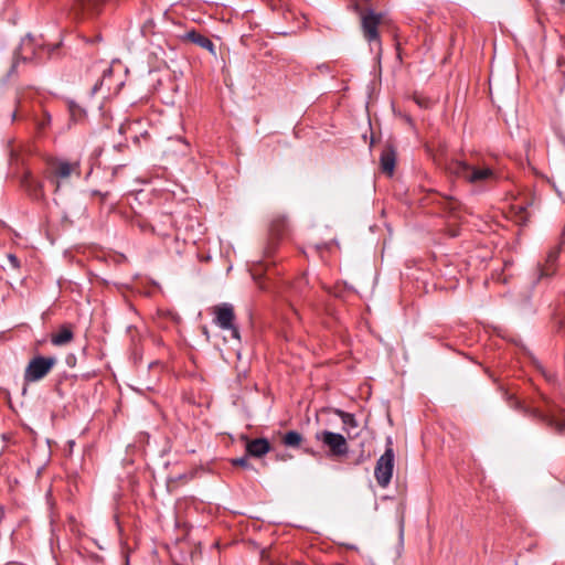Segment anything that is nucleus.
<instances>
[{"instance_id": "f257e3e1", "label": "nucleus", "mask_w": 565, "mask_h": 565, "mask_svg": "<svg viewBox=\"0 0 565 565\" xmlns=\"http://www.w3.org/2000/svg\"><path fill=\"white\" fill-rule=\"evenodd\" d=\"M447 171L473 184L488 183L498 179L497 173L489 167H475L460 160H451Z\"/></svg>"}, {"instance_id": "f03ea898", "label": "nucleus", "mask_w": 565, "mask_h": 565, "mask_svg": "<svg viewBox=\"0 0 565 565\" xmlns=\"http://www.w3.org/2000/svg\"><path fill=\"white\" fill-rule=\"evenodd\" d=\"M72 174H76L77 177L81 175L78 162L51 159L47 161L44 170V178L54 186V192H57L61 184L68 180Z\"/></svg>"}, {"instance_id": "7ed1b4c3", "label": "nucleus", "mask_w": 565, "mask_h": 565, "mask_svg": "<svg viewBox=\"0 0 565 565\" xmlns=\"http://www.w3.org/2000/svg\"><path fill=\"white\" fill-rule=\"evenodd\" d=\"M394 450L393 440L391 437L386 438V449L384 454L377 459L374 477L380 487L386 488L392 479L394 470Z\"/></svg>"}, {"instance_id": "20e7f679", "label": "nucleus", "mask_w": 565, "mask_h": 565, "mask_svg": "<svg viewBox=\"0 0 565 565\" xmlns=\"http://www.w3.org/2000/svg\"><path fill=\"white\" fill-rule=\"evenodd\" d=\"M56 364L54 356H35L33 358L24 370V382L33 383L44 379Z\"/></svg>"}, {"instance_id": "39448f33", "label": "nucleus", "mask_w": 565, "mask_h": 565, "mask_svg": "<svg viewBox=\"0 0 565 565\" xmlns=\"http://www.w3.org/2000/svg\"><path fill=\"white\" fill-rule=\"evenodd\" d=\"M317 438L329 448L331 456L342 457L349 451L347 439L341 434L323 430L317 434Z\"/></svg>"}, {"instance_id": "423d86ee", "label": "nucleus", "mask_w": 565, "mask_h": 565, "mask_svg": "<svg viewBox=\"0 0 565 565\" xmlns=\"http://www.w3.org/2000/svg\"><path fill=\"white\" fill-rule=\"evenodd\" d=\"M214 322L223 330H231L232 337L239 339L238 329L234 326V308L230 303H222L214 308Z\"/></svg>"}, {"instance_id": "0eeeda50", "label": "nucleus", "mask_w": 565, "mask_h": 565, "mask_svg": "<svg viewBox=\"0 0 565 565\" xmlns=\"http://www.w3.org/2000/svg\"><path fill=\"white\" fill-rule=\"evenodd\" d=\"M545 403L547 406L546 411H541L539 408H533L530 411L531 415L540 418L548 426L553 427L556 431L562 433L565 430V422L563 419L557 418L556 411L554 406L550 404V401L545 398Z\"/></svg>"}, {"instance_id": "6e6552de", "label": "nucleus", "mask_w": 565, "mask_h": 565, "mask_svg": "<svg viewBox=\"0 0 565 565\" xmlns=\"http://www.w3.org/2000/svg\"><path fill=\"white\" fill-rule=\"evenodd\" d=\"M270 450V444L266 438H256L247 441L246 451L248 456L263 457Z\"/></svg>"}, {"instance_id": "1a4fd4ad", "label": "nucleus", "mask_w": 565, "mask_h": 565, "mask_svg": "<svg viewBox=\"0 0 565 565\" xmlns=\"http://www.w3.org/2000/svg\"><path fill=\"white\" fill-rule=\"evenodd\" d=\"M23 186L28 191L29 195L34 200H43L44 199V185L40 180L34 179L31 175H25L23 179Z\"/></svg>"}, {"instance_id": "9d476101", "label": "nucleus", "mask_w": 565, "mask_h": 565, "mask_svg": "<svg viewBox=\"0 0 565 565\" xmlns=\"http://www.w3.org/2000/svg\"><path fill=\"white\" fill-rule=\"evenodd\" d=\"M74 338L72 327L70 324L62 326L57 332L51 335V342L55 347L68 344Z\"/></svg>"}, {"instance_id": "9b49d317", "label": "nucleus", "mask_w": 565, "mask_h": 565, "mask_svg": "<svg viewBox=\"0 0 565 565\" xmlns=\"http://www.w3.org/2000/svg\"><path fill=\"white\" fill-rule=\"evenodd\" d=\"M381 168L382 171L391 175L394 172L396 154L392 147H386L381 153Z\"/></svg>"}, {"instance_id": "f8f14e48", "label": "nucleus", "mask_w": 565, "mask_h": 565, "mask_svg": "<svg viewBox=\"0 0 565 565\" xmlns=\"http://www.w3.org/2000/svg\"><path fill=\"white\" fill-rule=\"evenodd\" d=\"M335 414L341 418L344 430L351 437V430L356 429L359 426L354 415L341 409H337Z\"/></svg>"}, {"instance_id": "ddd939ff", "label": "nucleus", "mask_w": 565, "mask_h": 565, "mask_svg": "<svg viewBox=\"0 0 565 565\" xmlns=\"http://www.w3.org/2000/svg\"><path fill=\"white\" fill-rule=\"evenodd\" d=\"M186 39H189L192 43H195L199 46L213 52V49H214L213 42L209 38L204 36L203 34L198 33L195 31H191V32L186 33Z\"/></svg>"}, {"instance_id": "4468645a", "label": "nucleus", "mask_w": 565, "mask_h": 565, "mask_svg": "<svg viewBox=\"0 0 565 565\" xmlns=\"http://www.w3.org/2000/svg\"><path fill=\"white\" fill-rule=\"evenodd\" d=\"M102 72V78L93 86V94H96L103 86H107L108 89L111 87L113 68L110 66H106Z\"/></svg>"}, {"instance_id": "2eb2a0df", "label": "nucleus", "mask_w": 565, "mask_h": 565, "mask_svg": "<svg viewBox=\"0 0 565 565\" xmlns=\"http://www.w3.org/2000/svg\"><path fill=\"white\" fill-rule=\"evenodd\" d=\"M301 440H302V436L298 431H295V430H290V431L286 433L282 437L284 445L288 446V447H298V446H300Z\"/></svg>"}, {"instance_id": "dca6fc26", "label": "nucleus", "mask_w": 565, "mask_h": 565, "mask_svg": "<svg viewBox=\"0 0 565 565\" xmlns=\"http://www.w3.org/2000/svg\"><path fill=\"white\" fill-rule=\"evenodd\" d=\"M70 117L73 121H79L85 116V110L74 102L68 104Z\"/></svg>"}, {"instance_id": "f3484780", "label": "nucleus", "mask_w": 565, "mask_h": 565, "mask_svg": "<svg viewBox=\"0 0 565 565\" xmlns=\"http://www.w3.org/2000/svg\"><path fill=\"white\" fill-rule=\"evenodd\" d=\"M51 122V115L47 111H44L43 118L36 121V126L39 130L45 129Z\"/></svg>"}, {"instance_id": "a211bd4d", "label": "nucleus", "mask_w": 565, "mask_h": 565, "mask_svg": "<svg viewBox=\"0 0 565 565\" xmlns=\"http://www.w3.org/2000/svg\"><path fill=\"white\" fill-rule=\"evenodd\" d=\"M232 462L235 466H241V467H244V468H247L249 466L247 456L234 459Z\"/></svg>"}, {"instance_id": "6ab92c4d", "label": "nucleus", "mask_w": 565, "mask_h": 565, "mask_svg": "<svg viewBox=\"0 0 565 565\" xmlns=\"http://www.w3.org/2000/svg\"><path fill=\"white\" fill-rule=\"evenodd\" d=\"M32 39L30 36L25 38L22 40V43H21V46H20V51H25L28 49L32 50Z\"/></svg>"}, {"instance_id": "aec40b11", "label": "nucleus", "mask_w": 565, "mask_h": 565, "mask_svg": "<svg viewBox=\"0 0 565 565\" xmlns=\"http://www.w3.org/2000/svg\"><path fill=\"white\" fill-rule=\"evenodd\" d=\"M8 259H9V262H10V264H11V266H12L13 268H18V267L20 266V264H19V259L17 258V256H14V255H12V254H9V255H8Z\"/></svg>"}, {"instance_id": "412c9836", "label": "nucleus", "mask_w": 565, "mask_h": 565, "mask_svg": "<svg viewBox=\"0 0 565 565\" xmlns=\"http://www.w3.org/2000/svg\"><path fill=\"white\" fill-rule=\"evenodd\" d=\"M416 103L420 106V107H428V104L429 102L424 99V98H420V97H416L415 98Z\"/></svg>"}, {"instance_id": "4be33fe9", "label": "nucleus", "mask_w": 565, "mask_h": 565, "mask_svg": "<svg viewBox=\"0 0 565 565\" xmlns=\"http://www.w3.org/2000/svg\"><path fill=\"white\" fill-rule=\"evenodd\" d=\"M557 257V252H552L548 255V262H554Z\"/></svg>"}, {"instance_id": "5701e85b", "label": "nucleus", "mask_w": 565, "mask_h": 565, "mask_svg": "<svg viewBox=\"0 0 565 565\" xmlns=\"http://www.w3.org/2000/svg\"><path fill=\"white\" fill-rule=\"evenodd\" d=\"M15 118H17V111H13V114H12V120H15Z\"/></svg>"}]
</instances>
